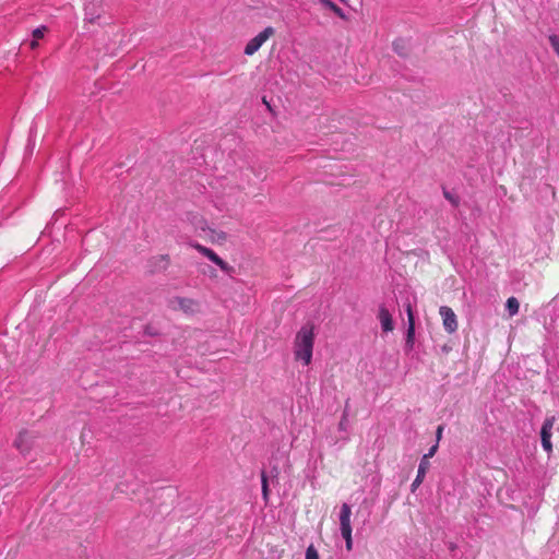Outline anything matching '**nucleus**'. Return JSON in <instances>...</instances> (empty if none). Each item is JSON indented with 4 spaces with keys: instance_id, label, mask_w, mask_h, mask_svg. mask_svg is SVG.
Instances as JSON below:
<instances>
[{
    "instance_id": "obj_12",
    "label": "nucleus",
    "mask_w": 559,
    "mask_h": 559,
    "mask_svg": "<svg viewBox=\"0 0 559 559\" xmlns=\"http://www.w3.org/2000/svg\"><path fill=\"white\" fill-rule=\"evenodd\" d=\"M99 13L94 4H88L84 9V21L88 23H95L99 19Z\"/></svg>"
},
{
    "instance_id": "obj_15",
    "label": "nucleus",
    "mask_w": 559,
    "mask_h": 559,
    "mask_svg": "<svg viewBox=\"0 0 559 559\" xmlns=\"http://www.w3.org/2000/svg\"><path fill=\"white\" fill-rule=\"evenodd\" d=\"M47 28L46 26H39L33 31L34 40L31 43V48L35 49L38 45L37 40L45 36Z\"/></svg>"
},
{
    "instance_id": "obj_20",
    "label": "nucleus",
    "mask_w": 559,
    "mask_h": 559,
    "mask_svg": "<svg viewBox=\"0 0 559 559\" xmlns=\"http://www.w3.org/2000/svg\"><path fill=\"white\" fill-rule=\"evenodd\" d=\"M334 14H336L338 17L341 19H346V15H345V12L343 11L342 8H340L337 4H334L331 9H330Z\"/></svg>"
},
{
    "instance_id": "obj_6",
    "label": "nucleus",
    "mask_w": 559,
    "mask_h": 559,
    "mask_svg": "<svg viewBox=\"0 0 559 559\" xmlns=\"http://www.w3.org/2000/svg\"><path fill=\"white\" fill-rule=\"evenodd\" d=\"M439 314L442 319L444 330L449 333H455L457 331V318L454 311L448 306H441L439 308Z\"/></svg>"
},
{
    "instance_id": "obj_13",
    "label": "nucleus",
    "mask_w": 559,
    "mask_h": 559,
    "mask_svg": "<svg viewBox=\"0 0 559 559\" xmlns=\"http://www.w3.org/2000/svg\"><path fill=\"white\" fill-rule=\"evenodd\" d=\"M27 432H21L14 441L15 447L22 453H26L29 450V445L27 444Z\"/></svg>"
},
{
    "instance_id": "obj_25",
    "label": "nucleus",
    "mask_w": 559,
    "mask_h": 559,
    "mask_svg": "<svg viewBox=\"0 0 559 559\" xmlns=\"http://www.w3.org/2000/svg\"><path fill=\"white\" fill-rule=\"evenodd\" d=\"M215 206H216L219 211H223V210H224V204L215 203Z\"/></svg>"
},
{
    "instance_id": "obj_2",
    "label": "nucleus",
    "mask_w": 559,
    "mask_h": 559,
    "mask_svg": "<svg viewBox=\"0 0 559 559\" xmlns=\"http://www.w3.org/2000/svg\"><path fill=\"white\" fill-rule=\"evenodd\" d=\"M350 515H352V511H350L349 506L344 503L341 507V512H340V528H341V534L346 542L347 550H350L353 547Z\"/></svg>"
},
{
    "instance_id": "obj_3",
    "label": "nucleus",
    "mask_w": 559,
    "mask_h": 559,
    "mask_svg": "<svg viewBox=\"0 0 559 559\" xmlns=\"http://www.w3.org/2000/svg\"><path fill=\"white\" fill-rule=\"evenodd\" d=\"M275 33L274 28L271 26L265 27L262 32H260L258 35H255L253 38H251L245 49L243 53L246 56H252L254 55L262 45Z\"/></svg>"
},
{
    "instance_id": "obj_17",
    "label": "nucleus",
    "mask_w": 559,
    "mask_h": 559,
    "mask_svg": "<svg viewBox=\"0 0 559 559\" xmlns=\"http://www.w3.org/2000/svg\"><path fill=\"white\" fill-rule=\"evenodd\" d=\"M207 230L210 231L211 239L214 241L223 242L227 238V235L225 231L211 229L210 227L207 228Z\"/></svg>"
},
{
    "instance_id": "obj_21",
    "label": "nucleus",
    "mask_w": 559,
    "mask_h": 559,
    "mask_svg": "<svg viewBox=\"0 0 559 559\" xmlns=\"http://www.w3.org/2000/svg\"><path fill=\"white\" fill-rule=\"evenodd\" d=\"M437 450H438V442L429 449L428 453H426V454L421 457V460H427V461H429V459H430V457H432V456L435 455V453L437 452Z\"/></svg>"
},
{
    "instance_id": "obj_7",
    "label": "nucleus",
    "mask_w": 559,
    "mask_h": 559,
    "mask_svg": "<svg viewBox=\"0 0 559 559\" xmlns=\"http://www.w3.org/2000/svg\"><path fill=\"white\" fill-rule=\"evenodd\" d=\"M173 305L176 308H179L186 313H197L200 310V305L197 300L192 298H186V297H177L173 300Z\"/></svg>"
},
{
    "instance_id": "obj_1",
    "label": "nucleus",
    "mask_w": 559,
    "mask_h": 559,
    "mask_svg": "<svg viewBox=\"0 0 559 559\" xmlns=\"http://www.w3.org/2000/svg\"><path fill=\"white\" fill-rule=\"evenodd\" d=\"M314 346V325L312 323L304 324L297 332L294 340V356L297 361L304 366L310 365L312 360Z\"/></svg>"
},
{
    "instance_id": "obj_4",
    "label": "nucleus",
    "mask_w": 559,
    "mask_h": 559,
    "mask_svg": "<svg viewBox=\"0 0 559 559\" xmlns=\"http://www.w3.org/2000/svg\"><path fill=\"white\" fill-rule=\"evenodd\" d=\"M556 420H557L556 416H554V415L548 416L544 420L542 428H540L542 447L548 454H550L552 452L551 436H552V429H554V425H555Z\"/></svg>"
},
{
    "instance_id": "obj_14",
    "label": "nucleus",
    "mask_w": 559,
    "mask_h": 559,
    "mask_svg": "<svg viewBox=\"0 0 559 559\" xmlns=\"http://www.w3.org/2000/svg\"><path fill=\"white\" fill-rule=\"evenodd\" d=\"M506 308L511 317L519 312L520 304L515 297H510L507 300Z\"/></svg>"
},
{
    "instance_id": "obj_10",
    "label": "nucleus",
    "mask_w": 559,
    "mask_h": 559,
    "mask_svg": "<svg viewBox=\"0 0 559 559\" xmlns=\"http://www.w3.org/2000/svg\"><path fill=\"white\" fill-rule=\"evenodd\" d=\"M429 467H430L429 461L420 460V463H419V466H418V471H417V476H416V478L414 479V481L412 483V486H411V489H412L413 492H415L416 489L424 481V478H425L426 473L429 469Z\"/></svg>"
},
{
    "instance_id": "obj_18",
    "label": "nucleus",
    "mask_w": 559,
    "mask_h": 559,
    "mask_svg": "<svg viewBox=\"0 0 559 559\" xmlns=\"http://www.w3.org/2000/svg\"><path fill=\"white\" fill-rule=\"evenodd\" d=\"M549 43L556 53L559 56V36L558 35H550L549 36Z\"/></svg>"
},
{
    "instance_id": "obj_9",
    "label": "nucleus",
    "mask_w": 559,
    "mask_h": 559,
    "mask_svg": "<svg viewBox=\"0 0 559 559\" xmlns=\"http://www.w3.org/2000/svg\"><path fill=\"white\" fill-rule=\"evenodd\" d=\"M378 319L380 321L381 329L383 332L388 333L393 331V319L390 311L385 307L381 306L379 308Z\"/></svg>"
},
{
    "instance_id": "obj_24",
    "label": "nucleus",
    "mask_w": 559,
    "mask_h": 559,
    "mask_svg": "<svg viewBox=\"0 0 559 559\" xmlns=\"http://www.w3.org/2000/svg\"><path fill=\"white\" fill-rule=\"evenodd\" d=\"M442 430H443V428L441 426H439L438 429H437V433H436L437 442H439V440L441 439Z\"/></svg>"
},
{
    "instance_id": "obj_19",
    "label": "nucleus",
    "mask_w": 559,
    "mask_h": 559,
    "mask_svg": "<svg viewBox=\"0 0 559 559\" xmlns=\"http://www.w3.org/2000/svg\"><path fill=\"white\" fill-rule=\"evenodd\" d=\"M306 559H319L318 551L310 545L306 550Z\"/></svg>"
},
{
    "instance_id": "obj_23",
    "label": "nucleus",
    "mask_w": 559,
    "mask_h": 559,
    "mask_svg": "<svg viewBox=\"0 0 559 559\" xmlns=\"http://www.w3.org/2000/svg\"><path fill=\"white\" fill-rule=\"evenodd\" d=\"M347 425L346 415L343 416L342 420L340 421L338 428L340 430H345Z\"/></svg>"
},
{
    "instance_id": "obj_11",
    "label": "nucleus",
    "mask_w": 559,
    "mask_h": 559,
    "mask_svg": "<svg viewBox=\"0 0 559 559\" xmlns=\"http://www.w3.org/2000/svg\"><path fill=\"white\" fill-rule=\"evenodd\" d=\"M188 221H190L191 224L194 225L195 229L206 231L209 228L206 219L198 213H195V214L189 213Z\"/></svg>"
},
{
    "instance_id": "obj_22",
    "label": "nucleus",
    "mask_w": 559,
    "mask_h": 559,
    "mask_svg": "<svg viewBox=\"0 0 559 559\" xmlns=\"http://www.w3.org/2000/svg\"><path fill=\"white\" fill-rule=\"evenodd\" d=\"M318 2L329 10L335 4L332 0H318Z\"/></svg>"
},
{
    "instance_id": "obj_26",
    "label": "nucleus",
    "mask_w": 559,
    "mask_h": 559,
    "mask_svg": "<svg viewBox=\"0 0 559 559\" xmlns=\"http://www.w3.org/2000/svg\"><path fill=\"white\" fill-rule=\"evenodd\" d=\"M340 1H341V2H343V3H346V2H347V0H340Z\"/></svg>"
},
{
    "instance_id": "obj_5",
    "label": "nucleus",
    "mask_w": 559,
    "mask_h": 559,
    "mask_svg": "<svg viewBox=\"0 0 559 559\" xmlns=\"http://www.w3.org/2000/svg\"><path fill=\"white\" fill-rule=\"evenodd\" d=\"M192 247L200 252L202 255L207 258L210 261H212L214 264H216L223 272L230 274L234 269L225 262L222 258H219L212 249L202 246L200 243H194Z\"/></svg>"
},
{
    "instance_id": "obj_16",
    "label": "nucleus",
    "mask_w": 559,
    "mask_h": 559,
    "mask_svg": "<svg viewBox=\"0 0 559 559\" xmlns=\"http://www.w3.org/2000/svg\"><path fill=\"white\" fill-rule=\"evenodd\" d=\"M261 487H262V497L265 503L269 501V483L267 476L264 471L261 473Z\"/></svg>"
},
{
    "instance_id": "obj_8",
    "label": "nucleus",
    "mask_w": 559,
    "mask_h": 559,
    "mask_svg": "<svg viewBox=\"0 0 559 559\" xmlns=\"http://www.w3.org/2000/svg\"><path fill=\"white\" fill-rule=\"evenodd\" d=\"M405 310L407 313V331H406V347L408 349H412L414 346V340H415V317L413 312L412 305L408 302L405 306Z\"/></svg>"
}]
</instances>
